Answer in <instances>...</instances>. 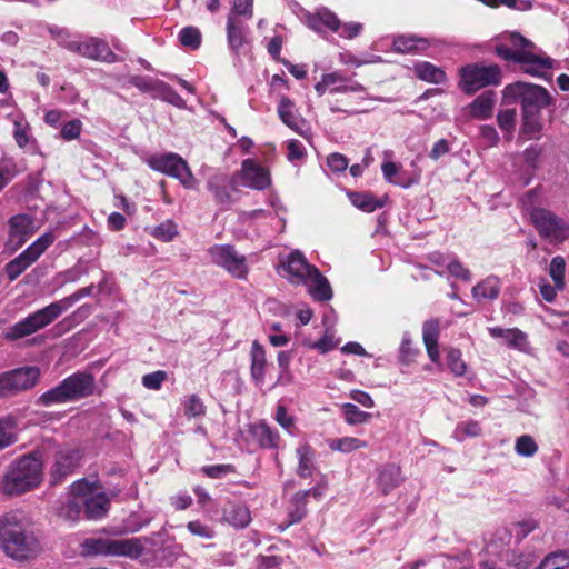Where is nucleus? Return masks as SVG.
<instances>
[{
	"label": "nucleus",
	"instance_id": "obj_14",
	"mask_svg": "<svg viewBox=\"0 0 569 569\" xmlns=\"http://www.w3.org/2000/svg\"><path fill=\"white\" fill-rule=\"evenodd\" d=\"M38 230L36 219L28 213H18L8 220V239L4 243L6 249L13 253L24 246V243Z\"/></svg>",
	"mask_w": 569,
	"mask_h": 569
},
{
	"label": "nucleus",
	"instance_id": "obj_1",
	"mask_svg": "<svg viewBox=\"0 0 569 569\" xmlns=\"http://www.w3.org/2000/svg\"><path fill=\"white\" fill-rule=\"evenodd\" d=\"M0 548L17 561L29 560L40 552L33 520L27 512L11 510L0 517Z\"/></svg>",
	"mask_w": 569,
	"mask_h": 569
},
{
	"label": "nucleus",
	"instance_id": "obj_16",
	"mask_svg": "<svg viewBox=\"0 0 569 569\" xmlns=\"http://www.w3.org/2000/svg\"><path fill=\"white\" fill-rule=\"evenodd\" d=\"M72 52L94 61L107 63L118 61L117 54L110 49L107 41L96 37H87L83 40L78 37Z\"/></svg>",
	"mask_w": 569,
	"mask_h": 569
},
{
	"label": "nucleus",
	"instance_id": "obj_43",
	"mask_svg": "<svg viewBox=\"0 0 569 569\" xmlns=\"http://www.w3.org/2000/svg\"><path fill=\"white\" fill-rule=\"evenodd\" d=\"M329 447L331 450L340 451L343 453H349L357 449L366 448L367 442L362 441L356 437H343V438L332 439L329 442Z\"/></svg>",
	"mask_w": 569,
	"mask_h": 569
},
{
	"label": "nucleus",
	"instance_id": "obj_4",
	"mask_svg": "<svg viewBox=\"0 0 569 569\" xmlns=\"http://www.w3.org/2000/svg\"><path fill=\"white\" fill-rule=\"evenodd\" d=\"M508 42L509 44H496V54L506 61L520 63L523 72L535 77H545L552 68L553 60L549 57H542L536 53L533 42L520 33H510L508 36Z\"/></svg>",
	"mask_w": 569,
	"mask_h": 569
},
{
	"label": "nucleus",
	"instance_id": "obj_18",
	"mask_svg": "<svg viewBox=\"0 0 569 569\" xmlns=\"http://www.w3.org/2000/svg\"><path fill=\"white\" fill-rule=\"evenodd\" d=\"M61 382L70 402L90 397L96 390L93 375L86 371H77L64 378Z\"/></svg>",
	"mask_w": 569,
	"mask_h": 569
},
{
	"label": "nucleus",
	"instance_id": "obj_52",
	"mask_svg": "<svg viewBox=\"0 0 569 569\" xmlns=\"http://www.w3.org/2000/svg\"><path fill=\"white\" fill-rule=\"evenodd\" d=\"M345 419L349 425L363 423L370 418V413L361 411L353 403H345L342 406Z\"/></svg>",
	"mask_w": 569,
	"mask_h": 569
},
{
	"label": "nucleus",
	"instance_id": "obj_50",
	"mask_svg": "<svg viewBox=\"0 0 569 569\" xmlns=\"http://www.w3.org/2000/svg\"><path fill=\"white\" fill-rule=\"evenodd\" d=\"M537 557L531 551L512 552L509 555L507 562L516 569H528L536 561Z\"/></svg>",
	"mask_w": 569,
	"mask_h": 569
},
{
	"label": "nucleus",
	"instance_id": "obj_31",
	"mask_svg": "<svg viewBox=\"0 0 569 569\" xmlns=\"http://www.w3.org/2000/svg\"><path fill=\"white\" fill-rule=\"evenodd\" d=\"M501 290V281L497 276H488L472 288V297L477 301L495 300Z\"/></svg>",
	"mask_w": 569,
	"mask_h": 569
},
{
	"label": "nucleus",
	"instance_id": "obj_25",
	"mask_svg": "<svg viewBox=\"0 0 569 569\" xmlns=\"http://www.w3.org/2000/svg\"><path fill=\"white\" fill-rule=\"evenodd\" d=\"M496 100L497 97L493 91H485L467 107L470 117L478 120L490 118L493 112Z\"/></svg>",
	"mask_w": 569,
	"mask_h": 569
},
{
	"label": "nucleus",
	"instance_id": "obj_3",
	"mask_svg": "<svg viewBox=\"0 0 569 569\" xmlns=\"http://www.w3.org/2000/svg\"><path fill=\"white\" fill-rule=\"evenodd\" d=\"M94 289L93 284L81 288L74 293L53 301L44 308H41L17 323L10 326L3 333V338L8 341H16L46 328L57 320L64 311L70 309L80 299L91 296Z\"/></svg>",
	"mask_w": 569,
	"mask_h": 569
},
{
	"label": "nucleus",
	"instance_id": "obj_30",
	"mask_svg": "<svg viewBox=\"0 0 569 569\" xmlns=\"http://www.w3.org/2000/svg\"><path fill=\"white\" fill-rule=\"evenodd\" d=\"M223 519L236 529H243L251 522V513L247 506L229 502L223 509Z\"/></svg>",
	"mask_w": 569,
	"mask_h": 569
},
{
	"label": "nucleus",
	"instance_id": "obj_48",
	"mask_svg": "<svg viewBox=\"0 0 569 569\" xmlns=\"http://www.w3.org/2000/svg\"><path fill=\"white\" fill-rule=\"evenodd\" d=\"M419 350L412 347L410 335L405 332L399 348V361L408 366L413 361Z\"/></svg>",
	"mask_w": 569,
	"mask_h": 569
},
{
	"label": "nucleus",
	"instance_id": "obj_12",
	"mask_svg": "<svg viewBox=\"0 0 569 569\" xmlns=\"http://www.w3.org/2000/svg\"><path fill=\"white\" fill-rule=\"evenodd\" d=\"M40 371L37 367H22L0 375V398L11 397L34 387Z\"/></svg>",
	"mask_w": 569,
	"mask_h": 569
},
{
	"label": "nucleus",
	"instance_id": "obj_55",
	"mask_svg": "<svg viewBox=\"0 0 569 569\" xmlns=\"http://www.w3.org/2000/svg\"><path fill=\"white\" fill-rule=\"evenodd\" d=\"M82 500L72 496L71 499L68 500L66 505H63L60 509V516L68 520H76L79 518L82 512Z\"/></svg>",
	"mask_w": 569,
	"mask_h": 569
},
{
	"label": "nucleus",
	"instance_id": "obj_17",
	"mask_svg": "<svg viewBox=\"0 0 569 569\" xmlns=\"http://www.w3.org/2000/svg\"><path fill=\"white\" fill-rule=\"evenodd\" d=\"M282 277L290 283L300 286L310 277L316 267L310 264L299 250L291 251L281 260Z\"/></svg>",
	"mask_w": 569,
	"mask_h": 569
},
{
	"label": "nucleus",
	"instance_id": "obj_37",
	"mask_svg": "<svg viewBox=\"0 0 569 569\" xmlns=\"http://www.w3.org/2000/svg\"><path fill=\"white\" fill-rule=\"evenodd\" d=\"M70 402L62 382H60L58 386H56L52 389H49L48 391L43 392L39 398L37 399L36 403L43 406V407H51L53 405H61Z\"/></svg>",
	"mask_w": 569,
	"mask_h": 569
},
{
	"label": "nucleus",
	"instance_id": "obj_45",
	"mask_svg": "<svg viewBox=\"0 0 569 569\" xmlns=\"http://www.w3.org/2000/svg\"><path fill=\"white\" fill-rule=\"evenodd\" d=\"M566 261L562 257L557 256L551 259L549 264V274L552 278L557 289L561 290L565 286Z\"/></svg>",
	"mask_w": 569,
	"mask_h": 569
},
{
	"label": "nucleus",
	"instance_id": "obj_23",
	"mask_svg": "<svg viewBox=\"0 0 569 569\" xmlns=\"http://www.w3.org/2000/svg\"><path fill=\"white\" fill-rule=\"evenodd\" d=\"M310 296L318 301H328L332 298V290L328 279L316 268L311 270L310 277L302 282Z\"/></svg>",
	"mask_w": 569,
	"mask_h": 569
},
{
	"label": "nucleus",
	"instance_id": "obj_28",
	"mask_svg": "<svg viewBox=\"0 0 569 569\" xmlns=\"http://www.w3.org/2000/svg\"><path fill=\"white\" fill-rule=\"evenodd\" d=\"M207 186L217 203L223 207H230L232 204L231 187L227 176L216 174L208 180Z\"/></svg>",
	"mask_w": 569,
	"mask_h": 569
},
{
	"label": "nucleus",
	"instance_id": "obj_51",
	"mask_svg": "<svg viewBox=\"0 0 569 569\" xmlns=\"http://www.w3.org/2000/svg\"><path fill=\"white\" fill-rule=\"evenodd\" d=\"M12 418L0 419V450L16 442L17 438L16 435L12 432Z\"/></svg>",
	"mask_w": 569,
	"mask_h": 569
},
{
	"label": "nucleus",
	"instance_id": "obj_56",
	"mask_svg": "<svg viewBox=\"0 0 569 569\" xmlns=\"http://www.w3.org/2000/svg\"><path fill=\"white\" fill-rule=\"evenodd\" d=\"M515 449L519 456L531 457L537 452L538 446L532 437L523 435L517 439Z\"/></svg>",
	"mask_w": 569,
	"mask_h": 569
},
{
	"label": "nucleus",
	"instance_id": "obj_24",
	"mask_svg": "<svg viewBox=\"0 0 569 569\" xmlns=\"http://www.w3.org/2000/svg\"><path fill=\"white\" fill-rule=\"evenodd\" d=\"M440 332V323L438 319H429L423 322L422 326V339L426 346V350L430 360L435 363H439V348L438 339Z\"/></svg>",
	"mask_w": 569,
	"mask_h": 569
},
{
	"label": "nucleus",
	"instance_id": "obj_59",
	"mask_svg": "<svg viewBox=\"0 0 569 569\" xmlns=\"http://www.w3.org/2000/svg\"><path fill=\"white\" fill-rule=\"evenodd\" d=\"M307 151L303 143L297 139L287 141V159L290 162L301 161L306 158Z\"/></svg>",
	"mask_w": 569,
	"mask_h": 569
},
{
	"label": "nucleus",
	"instance_id": "obj_29",
	"mask_svg": "<svg viewBox=\"0 0 569 569\" xmlns=\"http://www.w3.org/2000/svg\"><path fill=\"white\" fill-rule=\"evenodd\" d=\"M226 30L230 50L239 54L240 49L247 43L248 26L244 21L227 19Z\"/></svg>",
	"mask_w": 569,
	"mask_h": 569
},
{
	"label": "nucleus",
	"instance_id": "obj_22",
	"mask_svg": "<svg viewBox=\"0 0 569 569\" xmlns=\"http://www.w3.org/2000/svg\"><path fill=\"white\" fill-rule=\"evenodd\" d=\"M277 111L279 118L286 126L300 136H305L306 121L298 114L292 100L287 97H281Z\"/></svg>",
	"mask_w": 569,
	"mask_h": 569
},
{
	"label": "nucleus",
	"instance_id": "obj_47",
	"mask_svg": "<svg viewBox=\"0 0 569 569\" xmlns=\"http://www.w3.org/2000/svg\"><path fill=\"white\" fill-rule=\"evenodd\" d=\"M179 40L184 47L198 49L201 44V32L196 27H184L179 32Z\"/></svg>",
	"mask_w": 569,
	"mask_h": 569
},
{
	"label": "nucleus",
	"instance_id": "obj_39",
	"mask_svg": "<svg viewBox=\"0 0 569 569\" xmlns=\"http://www.w3.org/2000/svg\"><path fill=\"white\" fill-rule=\"evenodd\" d=\"M47 30L60 47L67 49L70 52L73 51L76 41L78 39L77 36H73L68 29L58 26H48Z\"/></svg>",
	"mask_w": 569,
	"mask_h": 569
},
{
	"label": "nucleus",
	"instance_id": "obj_7",
	"mask_svg": "<svg viewBox=\"0 0 569 569\" xmlns=\"http://www.w3.org/2000/svg\"><path fill=\"white\" fill-rule=\"evenodd\" d=\"M146 163L150 169L177 179L186 189L193 190L198 186V180L188 162L176 152L153 154L146 160Z\"/></svg>",
	"mask_w": 569,
	"mask_h": 569
},
{
	"label": "nucleus",
	"instance_id": "obj_60",
	"mask_svg": "<svg viewBox=\"0 0 569 569\" xmlns=\"http://www.w3.org/2000/svg\"><path fill=\"white\" fill-rule=\"evenodd\" d=\"M82 131V122L79 119H73L66 122L61 130L60 136L63 140L70 141L80 137Z\"/></svg>",
	"mask_w": 569,
	"mask_h": 569
},
{
	"label": "nucleus",
	"instance_id": "obj_33",
	"mask_svg": "<svg viewBox=\"0 0 569 569\" xmlns=\"http://www.w3.org/2000/svg\"><path fill=\"white\" fill-rule=\"evenodd\" d=\"M251 436L262 448H277L279 443V433L272 430L267 423H256L250 426Z\"/></svg>",
	"mask_w": 569,
	"mask_h": 569
},
{
	"label": "nucleus",
	"instance_id": "obj_57",
	"mask_svg": "<svg viewBox=\"0 0 569 569\" xmlns=\"http://www.w3.org/2000/svg\"><path fill=\"white\" fill-rule=\"evenodd\" d=\"M447 363L449 369L458 377L463 376L466 372V363L461 358V352L458 349H450L447 352Z\"/></svg>",
	"mask_w": 569,
	"mask_h": 569
},
{
	"label": "nucleus",
	"instance_id": "obj_62",
	"mask_svg": "<svg viewBox=\"0 0 569 569\" xmlns=\"http://www.w3.org/2000/svg\"><path fill=\"white\" fill-rule=\"evenodd\" d=\"M167 379V372L158 370L151 373H147L142 377V385L149 390H159Z\"/></svg>",
	"mask_w": 569,
	"mask_h": 569
},
{
	"label": "nucleus",
	"instance_id": "obj_41",
	"mask_svg": "<svg viewBox=\"0 0 569 569\" xmlns=\"http://www.w3.org/2000/svg\"><path fill=\"white\" fill-rule=\"evenodd\" d=\"M381 170H382L383 178L388 182L398 184L405 189L411 187L413 183L417 182V179H411V178L400 177V178L396 179L395 177L399 173V166L392 161L383 162L381 166Z\"/></svg>",
	"mask_w": 569,
	"mask_h": 569
},
{
	"label": "nucleus",
	"instance_id": "obj_46",
	"mask_svg": "<svg viewBox=\"0 0 569 569\" xmlns=\"http://www.w3.org/2000/svg\"><path fill=\"white\" fill-rule=\"evenodd\" d=\"M537 569H569L567 552L558 551L548 555Z\"/></svg>",
	"mask_w": 569,
	"mask_h": 569
},
{
	"label": "nucleus",
	"instance_id": "obj_35",
	"mask_svg": "<svg viewBox=\"0 0 569 569\" xmlns=\"http://www.w3.org/2000/svg\"><path fill=\"white\" fill-rule=\"evenodd\" d=\"M350 202L365 212H373L385 206L382 200L376 199L371 193L367 192H349Z\"/></svg>",
	"mask_w": 569,
	"mask_h": 569
},
{
	"label": "nucleus",
	"instance_id": "obj_49",
	"mask_svg": "<svg viewBox=\"0 0 569 569\" xmlns=\"http://www.w3.org/2000/svg\"><path fill=\"white\" fill-rule=\"evenodd\" d=\"M183 409L188 418H197L206 415V407L197 395H190L186 398Z\"/></svg>",
	"mask_w": 569,
	"mask_h": 569
},
{
	"label": "nucleus",
	"instance_id": "obj_27",
	"mask_svg": "<svg viewBox=\"0 0 569 569\" xmlns=\"http://www.w3.org/2000/svg\"><path fill=\"white\" fill-rule=\"evenodd\" d=\"M250 375L256 386L261 387L264 382L267 358L264 348L254 340L250 350Z\"/></svg>",
	"mask_w": 569,
	"mask_h": 569
},
{
	"label": "nucleus",
	"instance_id": "obj_10",
	"mask_svg": "<svg viewBox=\"0 0 569 569\" xmlns=\"http://www.w3.org/2000/svg\"><path fill=\"white\" fill-rule=\"evenodd\" d=\"M70 493L82 500L88 519H100L109 509V499L86 479L77 480L70 486Z\"/></svg>",
	"mask_w": 569,
	"mask_h": 569
},
{
	"label": "nucleus",
	"instance_id": "obj_20",
	"mask_svg": "<svg viewBox=\"0 0 569 569\" xmlns=\"http://www.w3.org/2000/svg\"><path fill=\"white\" fill-rule=\"evenodd\" d=\"M403 481L401 468L396 463H385L377 469L376 485L385 496L398 488Z\"/></svg>",
	"mask_w": 569,
	"mask_h": 569
},
{
	"label": "nucleus",
	"instance_id": "obj_61",
	"mask_svg": "<svg viewBox=\"0 0 569 569\" xmlns=\"http://www.w3.org/2000/svg\"><path fill=\"white\" fill-rule=\"evenodd\" d=\"M497 122L501 130H503L507 133H511L515 129L516 123V110H501L497 116Z\"/></svg>",
	"mask_w": 569,
	"mask_h": 569
},
{
	"label": "nucleus",
	"instance_id": "obj_11",
	"mask_svg": "<svg viewBox=\"0 0 569 569\" xmlns=\"http://www.w3.org/2000/svg\"><path fill=\"white\" fill-rule=\"evenodd\" d=\"M211 261L232 277L244 280L249 273L247 258L231 244H214L209 250Z\"/></svg>",
	"mask_w": 569,
	"mask_h": 569
},
{
	"label": "nucleus",
	"instance_id": "obj_15",
	"mask_svg": "<svg viewBox=\"0 0 569 569\" xmlns=\"http://www.w3.org/2000/svg\"><path fill=\"white\" fill-rule=\"evenodd\" d=\"M82 459L81 451L73 448H60L56 451L53 463L50 468V483L56 486L61 483L67 477L72 475L79 467Z\"/></svg>",
	"mask_w": 569,
	"mask_h": 569
},
{
	"label": "nucleus",
	"instance_id": "obj_34",
	"mask_svg": "<svg viewBox=\"0 0 569 569\" xmlns=\"http://www.w3.org/2000/svg\"><path fill=\"white\" fill-rule=\"evenodd\" d=\"M488 331L492 338L502 339L509 347H520L526 342V335L517 328L491 327Z\"/></svg>",
	"mask_w": 569,
	"mask_h": 569
},
{
	"label": "nucleus",
	"instance_id": "obj_26",
	"mask_svg": "<svg viewBox=\"0 0 569 569\" xmlns=\"http://www.w3.org/2000/svg\"><path fill=\"white\" fill-rule=\"evenodd\" d=\"M307 26L318 33L322 32L325 28L337 32L340 29V20L333 12L322 8L307 16Z\"/></svg>",
	"mask_w": 569,
	"mask_h": 569
},
{
	"label": "nucleus",
	"instance_id": "obj_8",
	"mask_svg": "<svg viewBox=\"0 0 569 569\" xmlns=\"http://www.w3.org/2000/svg\"><path fill=\"white\" fill-rule=\"evenodd\" d=\"M502 82V71L498 64L470 63L460 69L459 88L467 94Z\"/></svg>",
	"mask_w": 569,
	"mask_h": 569
},
{
	"label": "nucleus",
	"instance_id": "obj_64",
	"mask_svg": "<svg viewBox=\"0 0 569 569\" xmlns=\"http://www.w3.org/2000/svg\"><path fill=\"white\" fill-rule=\"evenodd\" d=\"M187 528L192 535L199 536L204 539H212L216 535L213 528L202 523L199 520L188 522Z\"/></svg>",
	"mask_w": 569,
	"mask_h": 569
},
{
	"label": "nucleus",
	"instance_id": "obj_5",
	"mask_svg": "<svg viewBox=\"0 0 569 569\" xmlns=\"http://www.w3.org/2000/svg\"><path fill=\"white\" fill-rule=\"evenodd\" d=\"M144 552V543L141 538H87L81 543V553L86 557H126L138 559Z\"/></svg>",
	"mask_w": 569,
	"mask_h": 569
},
{
	"label": "nucleus",
	"instance_id": "obj_32",
	"mask_svg": "<svg viewBox=\"0 0 569 569\" xmlns=\"http://www.w3.org/2000/svg\"><path fill=\"white\" fill-rule=\"evenodd\" d=\"M413 71L419 79L426 82L442 84L447 81L446 72L428 61L416 63Z\"/></svg>",
	"mask_w": 569,
	"mask_h": 569
},
{
	"label": "nucleus",
	"instance_id": "obj_58",
	"mask_svg": "<svg viewBox=\"0 0 569 569\" xmlns=\"http://www.w3.org/2000/svg\"><path fill=\"white\" fill-rule=\"evenodd\" d=\"M159 81L160 80H153L142 76H133L129 80V82L138 90L144 93H150L152 97L156 94Z\"/></svg>",
	"mask_w": 569,
	"mask_h": 569
},
{
	"label": "nucleus",
	"instance_id": "obj_21",
	"mask_svg": "<svg viewBox=\"0 0 569 569\" xmlns=\"http://www.w3.org/2000/svg\"><path fill=\"white\" fill-rule=\"evenodd\" d=\"M435 42L432 38L419 37L417 34H400L392 41V51L398 53H422Z\"/></svg>",
	"mask_w": 569,
	"mask_h": 569
},
{
	"label": "nucleus",
	"instance_id": "obj_6",
	"mask_svg": "<svg viewBox=\"0 0 569 569\" xmlns=\"http://www.w3.org/2000/svg\"><path fill=\"white\" fill-rule=\"evenodd\" d=\"M502 93L507 103L520 102L522 112H540L551 101L545 88L522 81L506 86Z\"/></svg>",
	"mask_w": 569,
	"mask_h": 569
},
{
	"label": "nucleus",
	"instance_id": "obj_36",
	"mask_svg": "<svg viewBox=\"0 0 569 569\" xmlns=\"http://www.w3.org/2000/svg\"><path fill=\"white\" fill-rule=\"evenodd\" d=\"M541 130L540 112H522L521 133L527 139H538Z\"/></svg>",
	"mask_w": 569,
	"mask_h": 569
},
{
	"label": "nucleus",
	"instance_id": "obj_63",
	"mask_svg": "<svg viewBox=\"0 0 569 569\" xmlns=\"http://www.w3.org/2000/svg\"><path fill=\"white\" fill-rule=\"evenodd\" d=\"M201 471L209 478L220 479L229 473H233L234 467L229 463L204 466L201 468Z\"/></svg>",
	"mask_w": 569,
	"mask_h": 569
},
{
	"label": "nucleus",
	"instance_id": "obj_2",
	"mask_svg": "<svg viewBox=\"0 0 569 569\" xmlns=\"http://www.w3.org/2000/svg\"><path fill=\"white\" fill-rule=\"evenodd\" d=\"M43 479V457L34 450L8 465L0 483L1 492L7 497H17L40 486Z\"/></svg>",
	"mask_w": 569,
	"mask_h": 569
},
{
	"label": "nucleus",
	"instance_id": "obj_38",
	"mask_svg": "<svg viewBox=\"0 0 569 569\" xmlns=\"http://www.w3.org/2000/svg\"><path fill=\"white\" fill-rule=\"evenodd\" d=\"M253 17V0H233L227 19L247 21Z\"/></svg>",
	"mask_w": 569,
	"mask_h": 569
},
{
	"label": "nucleus",
	"instance_id": "obj_40",
	"mask_svg": "<svg viewBox=\"0 0 569 569\" xmlns=\"http://www.w3.org/2000/svg\"><path fill=\"white\" fill-rule=\"evenodd\" d=\"M297 457L299 459L298 475L302 478H309L313 470V456L309 446L303 445L297 448Z\"/></svg>",
	"mask_w": 569,
	"mask_h": 569
},
{
	"label": "nucleus",
	"instance_id": "obj_9",
	"mask_svg": "<svg viewBox=\"0 0 569 569\" xmlns=\"http://www.w3.org/2000/svg\"><path fill=\"white\" fill-rule=\"evenodd\" d=\"M54 241L56 236L52 231L44 232L20 254L6 263L4 273L9 281L18 279Z\"/></svg>",
	"mask_w": 569,
	"mask_h": 569
},
{
	"label": "nucleus",
	"instance_id": "obj_13",
	"mask_svg": "<svg viewBox=\"0 0 569 569\" xmlns=\"http://www.w3.org/2000/svg\"><path fill=\"white\" fill-rule=\"evenodd\" d=\"M530 217L539 234L550 242H562L569 237V224L551 211L536 208Z\"/></svg>",
	"mask_w": 569,
	"mask_h": 569
},
{
	"label": "nucleus",
	"instance_id": "obj_53",
	"mask_svg": "<svg viewBox=\"0 0 569 569\" xmlns=\"http://www.w3.org/2000/svg\"><path fill=\"white\" fill-rule=\"evenodd\" d=\"M481 433V427L477 421L461 422L456 427L455 438L463 441L467 437H478Z\"/></svg>",
	"mask_w": 569,
	"mask_h": 569
},
{
	"label": "nucleus",
	"instance_id": "obj_54",
	"mask_svg": "<svg viewBox=\"0 0 569 569\" xmlns=\"http://www.w3.org/2000/svg\"><path fill=\"white\" fill-rule=\"evenodd\" d=\"M17 174V164L11 158H3L0 160V191L12 180Z\"/></svg>",
	"mask_w": 569,
	"mask_h": 569
},
{
	"label": "nucleus",
	"instance_id": "obj_42",
	"mask_svg": "<svg viewBox=\"0 0 569 569\" xmlns=\"http://www.w3.org/2000/svg\"><path fill=\"white\" fill-rule=\"evenodd\" d=\"M157 91L156 94H153V98L161 99L163 101H167L178 108H183L186 106L184 100L181 98V96L168 83L163 81H159L157 84Z\"/></svg>",
	"mask_w": 569,
	"mask_h": 569
},
{
	"label": "nucleus",
	"instance_id": "obj_19",
	"mask_svg": "<svg viewBox=\"0 0 569 569\" xmlns=\"http://www.w3.org/2000/svg\"><path fill=\"white\" fill-rule=\"evenodd\" d=\"M238 176L242 184L251 189L263 190L271 183L269 171L253 159L242 161Z\"/></svg>",
	"mask_w": 569,
	"mask_h": 569
},
{
	"label": "nucleus",
	"instance_id": "obj_44",
	"mask_svg": "<svg viewBox=\"0 0 569 569\" xmlns=\"http://www.w3.org/2000/svg\"><path fill=\"white\" fill-rule=\"evenodd\" d=\"M149 233L160 241L170 242L178 236V226L172 220H166L153 227Z\"/></svg>",
	"mask_w": 569,
	"mask_h": 569
}]
</instances>
